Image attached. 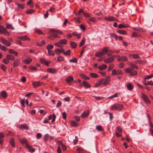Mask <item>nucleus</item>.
<instances>
[{"label":"nucleus","instance_id":"052dcab7","mask_svg":"<svg viewBox=\"0 0 153 153\" xmlns=\"http://www.w3.org/2000/svg\"><path fill=\"white\" fill-rule=\"evenodd\" d=\"M153 77V75L151 74L149 76H146L144 78V79H151V78Z\"/></svg>","mask_w":153,"mask_h":153},{"label":"nucleus","instance_id":"393cba45","mask_svg":"<svg viewBox=\"0 0 153 153\" xmlns=\"http://www.w3.org/2000/svg\"><path fill=\"white\" fill-rule=\"evenodd\" d=\"M10 143L11 146L13 148L15 147V144L14 139L11 138L10 140Z\"/></svg>","mask_w":153,"mask_h":153},{"label":"nucleus","instance_id":"2f4dec72","mask_svg":"<svg viewBox=\"0 0 153 153\" xmlns=\"http://www.w3.org/2000/svg\"><path fill=\"white\" fill-rule=\"evenodd\" d=\"M42 84V83H40L39 82H35L33 83V85L35 87L40 85Z\"/></svg>","mask_w":153,"mask_h":153},{"label":"nucleus","instance_id":"f8f14e48","mask_svg":"<svg viewBox=\"0 0 153 153\" xmlns=\"http://www.w3.org/2000/svg\"><path fill=\"white\" fill-rule=\"evenodd\" d=\"M74 80L73 77L71 76H68L66 79V81L68 84H71V82Z\"/></svg>","mask_w":153,"mask_h":153},{"label":"nucleus","instance_id":"f3484780","mask_svg":"<svg viewBox=\"0 0 153 153\" xmlns=\"http://www.w3.org/2000/svg\"><path fill=\"white\" fill-rule=\"evenodd\" d=\"M104 81V79H100L96 83V84L95 85V86L96 87H98L100 86V85L102 83L103 81Z\"/></svg>","mask_w":153,"mask_h":153},{"label":"nucleus","instance_id":"6ab92c4d","mask_svg":"<svg viewBox=\"0 0 153 153\" xmlns=\"http://www.w3.org/2000/svg\"><path fill=\"white\" fill-rule=\"evenodd\" d=\"M83 84L85 88H88L91 87V85L89 84L85 80L83 81Z\"/></svg>","mask_w":153,"mask_h":153},{"label":"nucleus","instance_id":"338daca9","mask_svg":"<svg viewBox=\"0 0 153 153\" xmlns=\"http://www.w3.org/2000/svg\"><path fill=\"white\" fill-rule=\"evenodd\" d=\"M131 75L132 76H135L137 74V72L136 71H131Z\"/></svg>","mask_w":153,"mask_h":153},{"label":"nucleus","instance_id":"0eeeda50","mask_svg":"<svg viewBox=\"0 0 153 153\" xmlns=\"http://www.w3.org/2000/svg\"><path fill=\"white\" fill-rule=\"evenodd\" d=\"M117 57H119L117 59V60L118 62H123L127 61L128 59L126 56H122L120 57L119 55L117 56Z\"/></svg>","mask_w":153,"mask_h":153},{"label":"nucleus","instance_id":"6e6552de","mask_svg":"<svg viewBox=\"0 0 153 153\" xmlns=\"http://www.w3.org/2000/svg\"><path fill=\"white\" fill-rule=\"evenodd\" d=\"M110 76H108L106 77L105 79H104V81L102 83L104 85H108L110 83Z\"/></svg>","mask_w":153,"mask_h":153},{"label":"nucleus","instance_id":"bb28decb","mask_svg":"<svg viewBox=\"0 0 153 153\" xmlns=\"http://www.w3.org/2000/svg\"><path fill=\"white\" fill-rule=\"evenodd\" d=\"M47 71L51 73H56L57 72V71L55 69L51 68H48L47 69Z\"/></svg>","mask_w":153,"mask_h":153},{"label":"nucleus","instance_id":"7ed1b4c3","mask_svg":"<svg viewBox=\"0 0 153 153\" xmlns=\"http://www.w3.org/2000/svg\"><path fill=\"white\" fill-rule=\"evenodd\" d=\"M123 72L120 69H118L117 70L114 69L112 70L111 75L115 76L117 75H122Z\"/></svg>","mask_w":153,"mask_h":153},{"label":"nucleus","instance_id":"c9c22d12","mask_svg":"<svg viewBox=\"0 0 153 153\" xmlns=\"http://www.w3.org/2000/svg\"><path fill=\"white\" fill-rule=\"evenodd\" d=\"M32 60L31 59H25L23 60V62L25 63L28 64H29L31 62H32Z\"/></svg>","mask_w":153,"mask_h":153},{"label":"nucleus","instance_id":"bf43d9fd","mask_svg":"<svg viewBox=\"0 0 153 153\" xmlns=\"http://www.w3.org/2000/svg\"><path fill=\"white\" fill-rule=\"evenodd\" d=\"M55 52L56 54L57 55H59L61 53V49L59 48H58L55 50Z\"/></svg>","mask_w":153,"mask_h":153},{"label":"nucleus","instance_id":"a211bd4d","mask_svg":"<svg viewBox=\"0 0 153 153\" xmlns=\"http://www.w3.org/2000/svg\"><path fill=\"white\" fill-rule=\"evenodd\" d=\"M19 140L21 143L22 145L24 144L26 145V147L27 146V145H28V144L27 141L25 138H23L22 140Z\"/></svg>","mask_w":153,"mask_h":153},{"label":"nucleus","instance_id":"de8ad7c7","mask_svg":"<svg viewBox=\"0 0 153 153\" xmlns=\"http://www.w3.org/2000/svg\"><path fill=\"white\" fill-rule=\"evenodd\" d=\"M90 76L94 78H97L98 77V76L96 74L94 73H91L90 74Z\"/></svg>","mask_w":153,"mask_h":153},{"label":"nucleus","instance_id":"ea45409f","mask_svg":"<svg viewBox=\"0 0 153 153\" xmlns=\"http://www.w3.org/2000/svg\"><path fill=\"white\" fill-rule=\"evenodd\" d=\"M0 68L4 72H6L7 71V67L4 65L1 64V65Z\"/></svg>","mask_w":153,"mask_h":153},{"label":"nucleus","instance_id":"20e7f679","mask_svg":"<svg viewBox=\"0 0 153 153\" xmlns=\"http://www.w3.org/2000/svg\"><path fill=\"white\" fill-rule=\"evenodd\" d=\"M141 98L143 99V100L146 103L149 104L151 103V102L150 101L149 97L146 95L145 94L143 93L142 94Z\"/></svg>","mask_w":153,"mask_h":153},{"label":"nucleus","instance_id":"2eb2a0df","mask_svg":"<svg viewBox=\"0 0 153 153\" xmlns=\"http://www.w3.org/2000/svg\"><path fill=\"white\" fill-rule=\"evenodd\" d=\"M89 111L88 110L87 112L84 111L81 114V116L82 118H85L86 117L89 115Z\"/></svg>","mask_w":153,"mask_h":153},{"label":"nucleus","instance_id":"72a5a7b5","mask_svg":"<svg viewBox=\"0 0 153 153\" xmlns=\"http://www.w3.org/2000/svg\"><path fill=\"white\" fill-rule=\"evenodd\" d=\"M59 42L61 45H65L68 42L67 40L65 39H61Z\"/></svg>","mask_w":153,"mask_h":153},{"label":"nucleus","instance_id":"6e6d98bb","mask_svg":"<svg viewBox=\"0 0 153 153\" xmlns=\"http://www.w3.org/2000/svg\"><path fill=\"white\" fill-rule=\"evenodd\" d=\"M140 36V34L135 32H133L131 35V36L133 37H137Z\"/></svg>","mask_w":153,"mask_h":153},{"label":"nucleus","instance_id":"ddd939ff","mask_svg":"<svg viewBox=\"0 0 153 153\" xmlns=\"http://www.w3.org/2000/svg\"><path fill=\"white\" fill-rule=\"evenodd\" d=\"M18 39L23 41L30 40V39L27 36L25 35L24 36H20L18 37Z\"/></svg>","mask_w":153,"mask_h":153},{"label":"nucleus","instance_id":"aec40b11","mask_svg":"<svg viewBox=\"0 0 153 153\" xmlns=\"http://www.w3.org/2000/svg\"><path fill=\"white\" fill-rule=\"evenodd\" d=\"M107 65L105 64H103L98 66L99 69L101 71L107 68Z\"/></svg>","mask_w":153,"mask_h":153},{"label":"nucleus","instance_id":"cd10ccee","mask_svg":"<svg viewBox=\"0 0 153 153\" xmlns=\"http://www.w3.org/2000/svg\"><path fill=\"white\" fill-rule=\"evenodd\" d=\"M51 32H53L57 33L59 34H62V32L60 30H56L54 29H51L50 30Z\"/></svg>","mask_w":153,"mask_h":153},{"label":"nucleus","instance_id":"0e129e2a","mask_svg":"<svg viewBox=\"0 0 153 153\" xmlns=\"http://www.w3.org/2000/svg\"><path fill=\"white\" fill-rule=\"evenodd\" d=\"M53 46L51 45H48L46 48L48 50H50V49H53Z\"/></svg>","mask_w":153,"mask_h":153},{"label":"nucleus","instance_id":"4468645a","mask_svg":"<svg viewBox=\"0 0 153 153\" xmlns=\"http://www.w3.org/2000/svg\"><path fill=\"white\" fill-rule=\"evenodd\" d=\"M6 58L8 60L13 61L14 60L15 58L13 55L10 54H7L6 56Z\"/></svg>","mask_w":153,"mask_h":153},{"label":"nucleus","instance_id":"a18cd8bd","mask_svg":"<svg viewBox=\"0 0 153 153\" xmlns=\"http://www.w3.org/2000/svg\"><path fill=\"white\" fill-rule=\"evenodd\" d=\"M81 77L85 80H89L90 79V77L88 76H86L85 75L82 74L81 75Z\"/></svg>","mask_w":153,"mask_h":153},{"label":"nucleus","instance_id":"e2e57ef3","mask_svg":"<svg viewBox=\"0 0 153 153\" xmlns=\"http://www.w3.org/2000/svg\"><path fill=\"white\" fill-rule=\"evenodd\" d=\"M49 138V134H46L44 135V139L45 141H46L48 138Z\"/></svg>","mask_w":153,"mask_h":153},{"label":"nucleus","instance_id":"69168bd1","mask_svg":"<svg viewBox=\"0 0 153 153\" xmlns=\"http://www.w3.org/2000/svg\"><path fill=\"white\" fill-rule=\"evenodd\" d=\"M54 45L55 46H57L61 48L62 47V46L61 44L59 42H56L55 43Z\"/></svg>","mask_w":153,"mask_h":153},{"label":"nucleus","instance_id":"f257e3e1","mask_svg":"<svg viewBox=\"0 0 153 153\" xmlns=\"http://www.w3.org/2000/svg\"><path fill=\"white\" fill-rule=\"evenodd\" d=\"M108 47H105L101 49V51H99L96 52L95 54V56L96 57H100L102 56H104L105 53L107 54Z\"/></svg>","mask_w":153,"mask_h":153},{"label":"nucleus","instance_id":"1a4fd4ad","mask_svg":"<svg viewBox=\"0 0 153 153\" xmlns=\"http://www.w3.org/2000/svg\"><path fill=\"white\" fill-rule=\"evenodd\" d=\"M20 63V60L19 59H17L14 61L13 67H16L19 65Z\"/></svg>","mask_w":153,"mask_h":153},{"label":"nucleus","instance_id":"f03ea898","mask_svg":"<svg viewBox=\"0 0 153 153\" xmlns=\"http://www.w3.org/2000/svg\"><path fill=\"white\" fill-rule=\"evenodd\" d=\"M123 108V106L122 104L117 103L113 105L110 109L112 110H118L121 111Z\"/></svg>","mask_w":153,"mask_h":153},{"label":"nucleus","instance_id":"b1692460","mask_svg":"<svg viewBox=\"0 0 153 153\" xmlns=\"http://www.w3.org/2000/svg\"><path fill=\"white\" fill-rule=\"evenodd\" d=\"M9 52L10 53L13 54L16 56H17L18 55V53L15 51L13 49H9Z\"/></svg>","mask_w":153,"mask_h":153},{"label":"nucleus","instance_id":"9b49d317","mask_svg":"<svg viewBox=\"0 0 153 153\" xmlns=\"http://www.w3.org/2000/svg\"><path fill=\"white\" fill-rule=\"evenodd\" d=\"M104 19L106 21H116L117 20V19L115 17H113L111 16H110L108 17H105Z\"/></svg>","mask_w":153,"mask_h":153},{"label":"nucleus","instance_id":"37998d69","mask_svg":"<svg viewBox=\"0 0 153 153\" xmlns=\"http://www.w3.org/2000/svg\"><path fill=\"white\" fill-rule=\"evenodd\" d=\"M35 11L33 9H29L26 11V13L27 14H31L34 13Z\"/></svg>","mask_w":153,"mask_h":153},{"label":"nucleus","instance_id":"9d476101","mask_svg":"<svg viewBox=\"0 0 153 153\" xmlns=\"http://www.w3.org/2000/svg\"><path fill=\"white\" fill-rule=\"evenodd\" d=\"M51 35L48 37V38L51 40H53L54 38H56L58 36V35H56L55 33H51L50 32Z\"/></svg>","mask_w":153,"mask_h":153},{"label":"nucleus","instance_id":"412c9836","mask_svg":"<svg viewBox=\"0 0 153 153\" xmlns=\"http://www.w3.org/2000/svg\"><path fill=\"white\" fill-rule=\"evenodd\" d=\"M70 125L72 126L76 127L79 125L78 123L74 121H71L69 122Z\"/></svg>","mask_w":153,"mask_h":153},{"label":"nucleus","instance_id":"09e8293b","mask_svg":"<svg viewBox=\"0 0 153 153\" xmlns=\"http://www.w3.org/2000/svg\"><path fill=\"white\" fill-rule=\"evenodd\" d=\"M85 41V38H84L79 43V47H80L84 45Z\"/></svg>","mask_w":153,"mask_h":153},{"label":"nucleus","instance_id":"79ce46f5","mask_svg":"<svg viewBox=\"0 0 153 153\" xmlns=\"http://www.w3.org/2000/svg\"><path fill=\"white\" fill-rule=\"evenodd\" d=\"M64 58L61 56H58L57 58V61L59 62H62L64 60Z\"/></svg>","mask_w":153,"mask_h":153},{"label":"nucleus","instance_id":"c03bdc74","mask_svg":"<svg viewBox=\"0 0 153 153\" xmlns=\"http://www.w3.org/2000/svg\"><path fill=\"white\" fill-rule=\"evenodd\" d=\"M0 49L2 51H7V48L4 46L0 44Z\"/></svg>","mask_w":153,"mask_h":153},{"label":"nucleus","instance_id":"58836bf2","mask_svg":"<svg viewBox=\"0 0 153 153\" xmlns=\"http://www.w3.org/2000/svg\"><path fill=\"white\" fill-rule=\"evenodd\" d=\"M96 129L99 131H102L103 130V129L100 125L97 126H96Z\"/></svg>","mask_w":153,"mask_h":153},{"label":"nucleus","instance_id":"864d4df0","mask_svg":"<svg viewBox=\"0 0 153 153\" xmlns=\"http://www.w3.org/2000/svg\"><path fill=\"white\" fill-rule=\"evenodd\" d=\"M63 53L65 55L69 56L70 55L71 50H68L66 51L63 52Z\"/></svg>","mask_w":153,"mask_h":153},{"label":"nucleus","instance_id":"4d7b16f0","mask_svg":"<svg viewBox=\"0 0 153 153\" xmlns=\"http://www.w3.org/2000/svg\"><path fill=\"white\" fill-rule=\"evenodd\" d=\"M5 29V28L3 26H0V34H2Z\"/></svg>","mask_w":153,"mask_h":153},{"label":"nucleus","instance_id":"680f3d73","mask_svg":"<svg viewBox=\"0 0 153 153\" xmlns=\"http://www.w3.org/2000/svg\"><path fill=\"white\" fill-rule=\"evenodd\" d=\"M16 4L19 7L23 9L24 8L25 5L23 4L18 3H16Z\"/></svg>","mask_w":153,"mask_h":153},{"label":"nucleus","instance_id":"dca6fc26","mask_svg":"<svg viewBox=\"0 0 153 153\" xmlns=\"http://www.w3.org/2000/svg\"><path fill=\"white\" fill-rule=\"evenodd\" d=\"M19 128L22 130H23L24 129L26 130H28L29 129L28 127L26 124H22L19 127Z\"/></svg>","mask_w":153,"mask_h":153},{"label":"nucleus","instance_id":"5701e85b","mask_svg":"<svg viewBox=\"0 0 153 153\" xmlns=\"http://www.w3.org/2000/svg\"><path fill=\"white\" fill-rule=\"evenodd\" d=\"M59 146L61 145L62 148L63 150L65 151L66 149V146L63 144V143L61 141H59Z\"/></svg>","mask_w":153,"mask_h":153},{"label":"nucleus","instance_id":"f704fd0d","mask_svg":"<svg viewBox=\"0 0 153 153\" xmlns=\"http://www.w3.org/2000/svg\"><path fill=\"white\" fill-rule=\"evenodd\" d=\"M117 32L121 34L126 35L127 34V32L123 30H120L117 31Z\"/></svg>","mask_w":153,"mask_h":153},{"label":"nucleus","instance_id":"423d86ee","mask_svg":"<svg viewBox=\"0 0 153 153\" xmlns=\"http://www.w3.org/2000/svg\"><path fill=\"white\" fill-rule=\"evenodd\" d=\"M114 60V59L112 57H109L106 59H104L103 60L105 63L109 64L113 62Z\"/></svg>","mask_w":153,"mask_h":153},{"label":"nucleus","instance_id":"473e14b6","mask_svg":"<svg viewBox=\"0 0 153 153\" xmlns=\"http://www.w3.org/2000/svg\"><path fill=\"white\" fill-rule=\"evenodd\" d=\"M1 94L2 97L3 98H4L5 99L6 98V97H7V92H6L5 91H2L1 92Z\"/></svg>","mask_w":153,"mask_h":153},{"label":"nucleus","instance_id":"c85d7f7f","mask_svg":"<svg viewBox=\"0 0 153 153\" xmlns=\"http://www.w3.org/2000/svg\"><path fill=\"white\" fill-rule=\"evenodd\" d=\"M70 45L71 48L73 49H75L76 48L77 45L76 43L73 42H70Z\"/></svg>","mask_w":153,"mask_h":153},{"label":"nucleus","instance_id":"603ef678","mask_svg":"<svg viewBox=\"0 0 153 153\" xmlns=\"http://www.w3.org/2000/svg\"><path fill=\"white\" fill-rule=\"evenodd\" d=\"M127 88L130 91H131L133 89V87L132 86V85L131 84H128L127 85Z\"/></svg>","mask_w":153,"mask_h":153},{"label":"nucleus","instance_id":"39448f33","mask_svg":"<svg viewBox=\"0 0 153 153\" xmlns=\"http://www.w3.org/2000/svg\"><path fill=\"white\" fill-rule=\"evenodd\" d=\"M0 41L2 44L5 45L7 46H9L10 45L11 43L9 41L3 38L2 37L1 38Z\"/></svg>","mask_w":153,"mask_h":153},{"label":"nucleus","instance_id":"a19ab883","mask_svg":"<svg viewBox=\"0 0 153 153\" xmlns=\"http://www.w3.org/2000/svg\"><path fill=\"white\" fill-rule=\"evenodd\" d=\"M132 56V58L134 59H140V57L139 56V55L137 54H134L131 55Z\"/></svg>","mask_w":153,"mask_h":153},{"label":"nucleus","instance_id":"13d9d810","mask_svg":"<svg viewBox=\"0 0 153 153\" xmlns=\"http://www.w3.org/2000/svg\"><path fill=\"white\" fill-rule=\"evenodd\" d=\"M89 20L90 21L93 22H96L97 21V19L95 17H93L92 18H91L89 19Z\"/></svg>","mask_w":153,"mask_h":153},{"label":"nucleus","instance_id":"49530a36","mask_svg":"<svg viewBox=\"0 0 153 153\" xmlns=\"http://www.w3.org/2000/svg\"><path fill=\"white\" fill-rule=\"evenodd\" d=\"M146 62V61L144 60H139L135 61L134 62L136 64L138 63L139 64H145Z\"/></svg>","mask_w":153,"mask_h":153},{"label":"nucleus","instance_id":"5fc2aeb1","mask_svg":"<svg viewBox=\"0 0 153 153\" xmlns=\"http://www.w3.org/2000/svg\"><path fill=\"white\" fill-rule=\"evenodd\" d=\"M93 97H94L95 98L96 100H100L103 99H105V98L103 97H96L95 96H94Z\"/></svg>","mask_w":153,"mask_h":153},{"label":"nucleus","instance_id":"7c9ffc66","mask_svg":"<svg viewBox=\"0 0 153 153\" xmlns=\"http://www.w3.org/2000/svg\"><path fill=\"white\" fill-rule=\"evenodd\" d=\"M114 53V52L111 50H109L108 47L107 53V55L108 56H111V54Z\"/></svg>","mask_w":153,"mask_h":153},{"label":"nucleus","instance_id":"4be33fe9","mask_svg":"<svg viewBox=\"0 0 153 153\" xmlns=\"http://www.w3.org/2000/svg\"><path fill=\"white\" fill-rule=\"evenodd\" d=\"M146 114L148 117V119L149 121V125L151 128H153V125L152 124V122L151 121V119L149 115V114L148 113H146Z\"/></svg>","mask_w":153,"mask_h":153},{"label":"nucleus","instance_id":"774afa93","mask_svg":"<svg viewBox=\"0 0 153 153\" xmlns=\"http://www.w3.org/2000/svg\"><path fill=\"white\" fill-rule=\"evenodd\" d=\"M147 85H153V81L152 80L150 81H148L147 82Z\"/></svg>","mask_w":153,"mask_h":153},{"label":"nucleus","instance_id":"4c0bfd02","mask_svg":"<svg viewBox=\"0 0 153 153\" xmlns=\"http://www.w3.org/2000/svg\"><path fill=\"white\" fill-rule=\"evenodd\" d=\"M133 69L132 68H127L125 70V71L126 73L131 74V71H132Z\"/></svg>","mask_w":153,"mask_h":153},{"label":"nucleus","instance_id":"e433bc0d","mask_svg":"<svg viewBox=\"0 0 153 153\" xmlns=\"http://www.w3.org/2000/svg\"><path fill=\"white\" fill-rule=\"evenodd\" d=\"M114 67V65L113 64H110L109 65L107 71H110Z\"/></svg>","mask_w":153,"mask_h":153},{"label":"nucleus","instance_id":"a878e982","mask_svg":"<svg viewBox=\"0 0 153 153\" xmlns=\"http://www.w3.org/2000/svg\"><path fill=\"white\" fill-rule=\"evenodd\" d=\"M26 148L28 149L29 151L31 152H34L35 151V149L34 148H32V147L29 145H27Z\"/></svg>","mask_w":153,"mask_h":153},{"label":"nucleus","instance_id":"3c124183","mask_svg":"<svg viewBox=\"0 0 153 153\" xmlns=\"http://www.w3.org/2000/svg\"><path fill=\"white\" fill-rule=\"evenodd\" d=\"M69 62H70L76 63L77 62V59L76 58H74L72 59L69 60Z\"/></svg>","mask_w":153,"mask_h":153},{"label":"nucleus","instance_id":"8fccbe9b","mask_svg":"<svg viewBox=\"0 0 153 153\" xmlns=\"http://www.w3.org/2000/svg\"><path fill=\"white\" fill-rule=\"evenodd\" d=\"M6 28L7 29H11V30H14V28L11 25L7 24V25Z\"/></svg>","mask_w":153,"mask_h":153},{"label":"nucleus","instance_id":"c756f323","mask_svg":"<svg viewBox=\"0 0 153 153\" xmlns=\"http://www.w3.org/2000/svg\"><path fill=\"white\" fill-rule=\"evenodd\" d=\"M72 34L74 36L77 37L78 39L80 38V36L81 35V33H78L76 32H73Z\"/></svg>","mask_w":153,"mask_h":153}]
</instances>
